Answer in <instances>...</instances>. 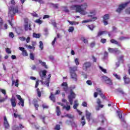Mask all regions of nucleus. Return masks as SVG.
Listing matches in <instances>:
<instances>
[{"label": "nucleus", "instance_id": "obj_3", "mask_svg": "<svg viewBox=\"0 0 130 130\" xmlns=\"http://www.w3.org/2000/svg\"><path fill=\"white\" fill-rule=\"evenodd\" d=\"M95 11L90 12L89 14H88V17L91 18V19L83 20V21H82V23L84 24V23H89V22H94V21H96V20H97V17H93V16H95Z\"/></svg>", "mask_w": 130, "mask_h": 130}, {"label": "nucleus", "instance_id": "obj_62", "mask_svg": "<svg viewBox=\"0 0 130 130\" xmlns=\"http://www.w3.org/2000/svg\"><path fill=\"white\" fill-rule=\"evenodd\" d=\"M125 13L126 14H130V8H127L125 10Z\"/></svg>", "mask_w": 130, "mask_h": 130}, {"label": "nucleus", "instance_id": "obj_41", "mask_svg": "<svg viewBox=\"0 0 130 130\" xmlns=\"http://www.w3.org/2000/svg\"><path fill=\"white\" fill-rule=\"evenodd\" d=\"M81 40H82V41H83V42H84V43H85V44H88V40L86 39V38H81Z\"/></svg>", "mask_w": 130, "mask_h": 130}, {"label": "nucleus", "instance_id": "obj_55", "mask_svg": "<svg viewBox=\"0 0 130 130\" xmlns=\"http://www.w3.org/2000/svg\"><path fill=\"white\" fill-rule=\"evenodd\" d=\"M72 121L69 120H67L66 121V124H68V125H70V124H72Z\"/></svg>", "mask_w": 130, "mask_h": 130}, {"label": "nucleus", "instance_id": "obj_32", "mask_svg": "<svg viewBox=\"0 0 130 130\" xmlns=\"http://www.w3.org/2000/svg\"><path fill=\"white\" fill-rule=\"evenodd\" d=\"M107 20H109V14H106L103 17L104 21H106Z\"/></svg>", "mask_w": 130, "mask_h": 130}, {"label": "nucleus", "instance_id": "obj_63", "mask_svg": "<svg viewBox=\"0 0 130 130\" xmlns=\"http://www.w3.org/2000/svg\"><path fill=\"white\" fill-rule=\"evenodd\" d=\"M52 25H53L55 28H56V22H55V21L52 22Z\"/></svg>", "mask_w": 130, "mask_h": 130}, {"label": "nucleus", "instance_id": "obj_20", "mask_svg": "<svg viewBox=\"0 0 130 130\" xmlns=\"http://www.w3.org/2000/svg\"><path fill=\"white\" fill-rule=\"evenodd\" d=\"M12 86H13L14 84H15V86H16V87H18L19 80L18 79H17L16 82H15V80L13 79V77H12Z\"/></svg>", "mask_w": 130, "mask_h": 130}, {"label": "nucleus", "instance_id": "obj_21", "mask_svg": "<svg viewBox=\"0 0 130 130\" xmlns=\"http://www.w3.org/2000/svg\"><path fill=\"white\" fill-rule=\"evenodd\" d=\"M80 123L82 126H84L86 124V121L85 120V117L84 116L81 118Z\"/></svg>", "mask_w": 130, "mask_h": 130}, {"label": "nucleus", "instance_id": "obj_2", "mask_svg": "<svg viewBox=\"0 0 130 130\" xmlns=\"http://www.w3.org/2000/svg\"><path fill=\"white\" fill-rule=\"evenodd\" d=\"M46 73L47 71L46 70H43L40 72V76L42 80L40 82L42 84L45 85L47 87H49V83H50V78H51V74H49L48 75V78L47 79L46 81L43 82V80H44L46 78Z\"/></svg>", "mask_w": 130, "mask_h": 130}, {"label": "nucleus", "instance_id": "obj_1", "mask_svg": "<svg viewBox=\"0 0 130 130\" xmlns=\"http://www.w3.org/2000/svg\"><path fill=\"white\" fill-rule=\"evenodd\" d=\"M87 8H88V4L87 3H84L81 5H72L71 6L72 10H75L77 13H80L81 15L83 16L88 14V12L86 11Z\"/></svg>", "mask_w": 130, "mask_h": 130}, {"label": "nucleus", "instance_id": "obj_46", "mask_svg": "<svg viewBox=\"0 0 130 130\" xmlns=\"http://www.w3.org/2000/svg\"><path fill=\"white\" fill-rule=\"evenodd\" d=\"M30 58L32 60H34V59H35V57H34V55L32 53H30Z\"/></svg>", "mask_w": 130, "mask_h": 130}, {"label": "nucleus", "instance_id": "obj_38", "mask_svg": "<svg viewBox=\"0 0 130 130\" xmlns=\"http://www.w3.org/2000/svg\"><path fill=\"white\" fill-rule=\"evenodd\" d=\"M74 30H75V28H74V27L73 26H70L69 27V28L68 29V31L70 32V33H73L74 32Z\"/></svg>", "mask_w": 130, "mask_h": 130}, {"label": "nucleus", "instance_id": "obj_15", "mask_svg": "<svg viewBox=\"0 0 130 130\" xmlns=\"http://www.w3.org/2000/svg\"><path fill=\"white\" fill-rule=\"evenodd\" d=\"M4 124L5 128H9V127H10V124H9V122L6 116H4Z\"/></svg>", "mask_w": 130, "mask_h": 130}, {"label": "nucleus", "instance_id": "obj_43", "mask_svg": "<svg viewBox=\"0 0 130 130\" xmlns=\"http://www.w3.org/2000/svg\"><path fill=\"white\" fill-rule=\"evenodd\" d=\"M39 43H40L39 47L41 49V50H42L44 47L43 43L42 42V41H40Z\"/></svg>", "mask_w": 130, "mask_h": 130}, {"label": "nucleus", "instance_id": "obj_10", "mask_svg": "<svg viewBox=\"0 0 130 130\" xmlns=\"http://www.w3.org/2000/svg\"><path fill=\"white\" fill-rule=\"evenodd\" d=\"M109 52H110L111 53H116V54H118L119 53H120V51L117 49V48H108Z\"/></svg>", "mask_w": 130, "mask_h": 130}, {"label": "nucleus", "instance_id": "obj_12", "mask_svg": "<svg viewBox=\"0 0 130 130\" xmlns=\"http://www.w3.org/2000/svg\"><path fill=\"white\" fill-rule=\"evenodd\" d=\"M70 76L71 79L75 81V82H77L78 81V75L76 73H70Z\"/></svg>", "mask_w": 130, "mask_h": 130}, {"label": "nucleus", "instance_id": "obj_37", "mask_svg": "<svg viewBox=\"0 0 130 130\" xmlns=\"http://www.w3.org/2000/svg\"><path fill=\"white\" fill-rule=\"evenodd\" d=\"M113 76L115 77V78H116V79H117V80H120L121 78H120V76L117 75V74L114 73L113 74Z\"/></svg>", "mask_w": 130, "mask_h": 130}, {"label": "nucleus", "instance_id": "obj_40", "mask_svg": "<svg viewBox=\"0 0 130 130\" xmlns=\"http://www.w3.org/2000/svg\"><path fill=\"white\" fill-rule=\"evenodd\" d=\"M87 27L90 30H91V31H93V30H94V27L93 24L89 25Z\"/></svg>", "mask_w": 130, "mask_h": 130}, {"label": "nucleus", "instance_id": "obj_29", "mask_svg": "<svg viewBox=\"0 0 130 130\" xmlns=\"http://www.w3.org/2000/svg\"><path fill=\"white\" fill-rule=\"evenodd\" d=\"M56 112L58 116L60 115V109H59V107H56Z\"/></svg>", "mask_w": 130, "mask_h": 130}, {"label": "nucleus", "instance_id": "obj_48", "mask_svg": "<svg viewBox=\"0 0 130 130\" xmlns=\"http://www.w3.org/2000/svg\"><path fill=\"white\" fill-rule=\"evenodd\" d=\"M42 107L43 109H48V106H47L46 104H44L42 105Z\"/></svg>", "mask_w": 130, "mask_h": 130}, {"label": "nucleus", "instance_id": "obj_52", "mask_svg": "<svg viewBox=\"0 0 130 130\" xmlns=\"http://www.w3.org/2000/svg\"><path fill=\"white\" fill-rule=\"evenodd\" d=\"M7 99H8V95H6L5 98H3V99L0 100V102H5V101H6V100H7Z\"/></svg>", "mask_w": 130, "mask_h": 130}, {"label": "nucleus", "instance_id": "obj_30", "mask_svg": "<svg viewBox=\"0 0 130 130\" xmlns=\"http://www.w3.org/2000/svg\"><path fill=\"white\" fill-rule=\"evenodd\" d=\"M84 0H74L72 1V3H75V4H81V3H83Z\"/></svg>", "mask_w": 130, "mask_h": 130}, {"label": "nucleus", "instance_id": "obj_54", "mask_svg": "<svg viewBox=\"0 0 130 130\" xmlns=\"http://www.w3.org/2000/svg\"><path fill=\"white\" fill-rule=\"evenodd\" d=\"M106 39H101V43H103V44H104V43H106Z\"/></svg>", "mask_w": 130, "mask_h": 130}, {"label": "nucleus", "instance_id": "obj_36", "mask_svg": "<svg viewBox=\"0 0 130 130\" xmlns=\"http://www.w3.org/2000/svg\"><path fill=\"white\" fill-rule=\"evenodd\" d=\"M116 93H120L121 94H124L123 91L120 88H118L115 90Z\"/></svg>", "mask_w": 130, "mask_h": 130}, {"label": "nucleus", "instance_id": "obj_31", "mask_svg": "<svg viewBox=\"0 0 130 130\" xmlns=\"http://www.w3.org/2000/svg\"><path fill=\"white\" fill-rule=\"evenodd\" d=\"M102 80H103L105 83H106V81H107V80H108L109 79V78L107 77L106 76H102Z\"/></svg>", "mask_w": 130, "mask_h": 130}, {"label": "nucleus", "instance_id": "obj_28", "mask_svg": "<svg viewBox=\"0 0 130 130\" xmlns=\"http://www.w3.org/2000/svg\"><path fill=\"white\" fill-rule=\"evenodd\" d=\"M50 99L53 102H55V97L54 96V94H52V93H51L50 96Z\"/></svg>", "mask_w": 130, "mask_h": 130}, {"label": "nucleus", "instance_id": "obj_16", "mask_svg": "<svg viewBox=\"0 0 130 130\" xmlns=\"http://www.w3.org/2000/svg\"><path fill=\"white\" fill-rule=\"evenodd\" d=\"M85 112H86L85 115L86 116V119L88 121H90L91 120L90 117H91V114L90 112L88 111V110H86Z\"/></svg>", "mask_w": 130, "mask_h": 130}, {"label": "nucleus", "instance_id": "obj_42", "mask_svg": "<svg viewBox=\"0 0 130 130\" xmlns=\"http://www.w3.org/2000/svg\"><path fill=\"white\" fill-rule=\"evenodd\" d=\"M18 105H21L22 107H24V100H22L18 103Z\"/></svg>", "mask_w": 130, "mask_h": 130}, {"label": "nucleus", "instance_id": "obj_47", "mask_svg": "<svg viewBox=\"0 0 130 130\" xmlns=\"http://www.w3.org/2000/svg\"><path fill=\"white\" fill-rule=\"evenodd\" d=\"M75 62L76 66H79L80 64V62H79V59L78 58H75Z\"/></svg>", "mask_w": 130, "mask_h": 130}, {"label": "nucleus", "instance_id": "obj_59", "mask_svg": "<svg viewBox=\"0 0 130 130\" xmlns=\"http://www.w3.org/2000/svg\"><path fill=\"white\" fill-rule=\"evenodd\" d=\"M78 106H79V104H74V105L73 106V108L74 109H78L77 108H78Z\"/></svg>", "mask_w": 130, "mask_h": 130}, {"label": "nucleus", "instance_id": "obj_49", "mask_svg": "<svg viewBox=\"0 0 130 130\" xmlns=\"http://www.w3.org/2000/svg\"><path fill=\"white\" fill-rule=\"evenodd\" d=\"M37 93H38V96L39 97H41V91L39 90V88H38L37 89Z\"/></svg>", "mask_w": 130, "mask_h": 130}, {"label": "nucleus", "instance_id": "obj_19", "mask_svg": "<svg viewBox=\"0 0 130 130\" xmlns=\"http://www.w3.org/2000/svg\"><path fill=\"white\" fill-rule=\"evenodd\" d=\"M70 73H76L78 71V67L74 66L73 67H70Z\"/></svg>", "mask_w": 130, "mask_h": 130}, {"label": "nucleus", "instance_id": "obj_58", "mask_svg": "<svg viewBox=\"0 0 130 130\" xmlns=\"http://www.w3.org/2000/svg\"><path fill=\"white\" fill-rule=\"evenodd\" d=\"M0 92H2V93L4 94V95H6V90L5 89H0Z\"/></svg>", "mask_w": 130, "mask_h": 130}, {"label": "nucleus", "instance_id": "obj_6", "mask_svg": "<svg viewBox=\"0 0 130 130\" xmlns=\"http://www.w3.org/2000/svg\"><path fill=\"white\" fill-rule=\"evenodd\" d=\"M129 3L130 1L120 4L119 5L118 9L116 10V12H117V13H120V12H121L122 10H124V9H125V7H126L127 5L129 4Z\"/></svg>", "mask_w": 130, "mask_h": 130}, {"label": "nucleus", "instance_id": "obj_4", "mask_svg": "<svg viewBox=\"0 0 130 130\" xmlns=\"http://www.w3.org/2000/svg\"><path fill=\"white\" fill-rule=\"evenodd\" d=\"M17 13H19V10H18V7H16L15 8H13L12 7H10L9 8V17H13L14 15Z\"/></svg>", "mask_w": 130, "mask_h": 130}, {"label": "nucleus", "instance_id": "obj_51", "mask_svg": "<svg viewBox=\"0 0 130 130\" xmlns=\"http://www.w3.org/2000/svg\"><path fill=\"white\" fill-rule=\"evenodd\" d=\"M52 6L54 8V9H58V4H52Z\"/></svg>", "mask_w": 130, "mask_h": 130}, {"label": "nucleus", "instance_id": "obj_61", "mask_svg": "<svg viewBox=\"0 0 130 130\" xmlns=\"http://www.w3.org/2000/svg\"><path fill=\"white\" fill-rule=\"evenodd\" d=\"M86 83L87 84V85L91 86L92 85V81H91V80H87L86 81Z\"/></svg>", "mask_w": 130, "mask_h": 130}, {"label": "nucleus", "instance_id": "obj_14", "mask_svg": "<svg viewBox=\"0 0 130 130\" xmlns=\"http://www.w3.org/2000/svg\"><path fill=\"white\" fill-rule=\"evenodd\" d=\"M19 49L22 51V54L23 56H28V53H27V51L25 50L24 47H20Z\"/></svg>", "mask_w": 130, "mask_h": 130}, {"label": "nucleus", "instance_id": "obj_25", "mask_svg": "<svg viewBox=\"0 0 130 130\" xmlns=\"http://www.w3.org/2000/svg\"><path fill=\"white\" fill-rule=\"evenodd\" d=\"M103 60H106V59H108V52L105 51L104 52V56L103 58Z\"/></svg>", "mask_w": 130, "mask_h": 130}, {"label": "nucleus", "instance_id": "obj_27", "mask_svg": "<svg viewBox=\"0 0 130 130\" xmlns=\"http://www.w3.org/2000/svg\"><path fill=\"white\" fill-rule=\"evenodd\" d=\"M64 117H68V118H70L71 119H72L75 117L74 115H72L71 114H67L64 116Z\"/></svg>", "mask_w": 130, "mask_h": 130}, {"label": "nucleus", "instance_id": "obj_34", "mask_svg": "<svg viewBox=\"0 0 130 130\" xmlns=\"http://www.w3.org/2000/svg\"><path fill=\"white\" fill-rule=\"evenodd\" d=\"M110 42L111 43H113L114 44H117V45H119V44H118V42H117L116 40H114V39H112L110 40Z\"/></svg>", "mask_w": 130, "mask_h": 130}, {"label": "nucleus", "instance_id": "obj_5", "mask_svg": "<svg viewBox=\"0 0 130 130\" xmlns=\"http://www.w3.org/2000/svg\"><path fill=\"white\" fill-rule=\"evenodd\" d=\"M24 28L25 31H31V24L29 23V19L24 18Z\"/></svg>", "mask_w": 130, "mask_h": 130}, {"label": "nucleus", "instance_id": "obj_9", "mask_svg": "<svg viewBox=\"0 0 130 130\" xmlns=\"http://www.w3.org/2000/svg\"><path fill=\"white\" fill-rule=\"evenodd\" d=\"M91 66H92V64L90 62H84L83 66V69L84 71L87 72V71H88V69H90V68H91Z\"/></svg>", "mask_w": 130, "mask_h": 130}, {"label": "nucleus", "instance_id": "obj_18", "mask_svg": "<svg viewBox=\"0 0 130 130\" xmlns=\"http://www.w3.org/2000/svg\"><path fill=\"white\" fill-rule=\"evenodd\" d=\"M118 59V61L116 63V66L117 68H118V67H119V61H121L122 62H123V55L120 56V57H119Z\"/></svg>", "mask_w": 130, "mask_h": 130}, {"label": "nucleus", "instance_id": "obj_35", "mask_svg": "<svg viewBox=\"0 0 130 130\" xmlns=\"http://www.w3.org/2000/svg\"><path fill=\"white\" fill-rule=\"evenodd\" d=\"M105 83L107 84V85H108L109 86L112 85V81H111V80H110V78Z\"/></svg>", "mask_w": 130, "mask_h": 130}, {"label": "nucleus", "instance_id": "obj_17", "mask_svg": "<svg viewBox=\"0 0 130 130\" xmlns=\"http://www.w3.org/2000/svg\"><path fill=\"white\" fill-rule=\"evenodd\" d=\"M117 113L118 114V116H119V118L121 119V121H123V122H125V121H124V118L122 117V114L121 112L117 111Z\"/></svg>", "mask_w": 130, "mask_h": 130}, {"label": "nucleus", "instance_id": "obj_11", "mask_svg": "<svg viewBox=\"0 0 130 130\" xmlns=\"http://www.w3.org/2000/svg\"><path fill=\"white\" fill-rule=\"evenodd\" d=\"M10 101L12 107H16L17 105L16 101H17V100H16V98H15L14 95H12V98L10 99Z\"/></svg>", "mask_w": 130, "mask_h": 130}, {"label": "nucleus", "instance_id": "obj_60", "mask_svg": "<svg viewBox=\"0 0 130 130\" xmlns=\"http://www.w3.org/2000/svg\"><path fill=\"white\" fill-rule=\"evenodd\" d=\"M71 125H72V126H74L76 128L77 127V123H76L75 122H72L71 123Z\"/></svg>", "mask_w": 130, "mask_h": 130}, {"label": "nucleus", "instance_id": "obj_50", "mask_svg": "<svg viewBox=\"0 0 130 130\" xmlns=\"http://www.w3.org/2000/svg\"><path fill=\"white\" fill-rule=\"evenodd\" d=\"M34 105L36 108V110H38V108L39 107V105L38 103H34Z\"/></svg>", "mask_w": 130, "mask_h": 130}, {"label": "nucleus", "instance_id": "obj_7", "mask_svg": "<svg viewBox=\"0 0 130 130\" xmlns=\"http://www.w3.org/2000/svg\"><path fill=\"white\" fill-rule=\"evenodd\" d=\"M59 105L62 106V109L66 110V111H70L71 110V105L69 102H67L66 105H64L62 103H58Z\"/></svg>", "mask_w": 130, "mask_h": 130}, {"label": "nucleus", "instance_id": "obj_39", "mask_svg": "<svg viewBox=\"0 0 130 130\" xmlns=\"http://www.w3.org/2000/svg\"><path fill=\"white\" fill-rule=\"evenodd\" d=\"M35 23H37L39 25H41L42 23H43V21L42 20H40V19H37L35 21Z\"/></svg>", "mask_w": 130, "mask_h": 130}, {"label": "nucleus", "instance_id": "obj_45", "mask_svg": "<svg viewBox=\"0 0 130 130\" xmlns=\"http://www.w3.org/2000/svg\"><path fill=\"white\" fill-rule=\"evenodd\" d=\"M54 129L55 130H60V125L59 124H57L56 125Z\"/></svg>", "mask_w": 130, "mask_h": 130}, {"label": "nucleus", "instance_id": "obj_8", "mask_svg": "<svg viewBox=\"0 0 130 130\" xmlns=\"http://www.w3.org/2000/svg\"><path fill=\"white\" fill-rule=\"evenodd\" d=\"M76 98V94L73 92V91H71L70 95L68 96L69 101L70 103V105H73V100Z\"/></svg>", "mask_w": 130, "mask_h": 130}, {"label": "nucleus", "instance_id": "obj_24", "mask_svg": "<svg viewBox=\"0 0 130 130\" xmlns=\"http://www.w3.org/2000/svg\"><path fill=\"white\" fill-rule=\"evenodd\" d=\"M39 63H41L43 67H44L45 69H48L47 65H46V62H42V60H39Z\"/></svg>", "mask_w": 130, "mask_h": 130}, {"label": "nucleus", "instance_id": "obj_13", "mask_svg": "<svg viewBox=\"0 0 130 130\" xmlns=\"http://www.w3.org/2000/svg\"><path fill=\"white\" fill-rule=\"evenodd\" d=\"M62 87H63V89L66 92V93H69V88L68 87V83L63 82L61 85Z\"/></svg>", "mask_w": 130, "mask_h": 130}, {"label": "nucleus", "instance_id": "obj_56", "mask_svg": "<svg viewBox=\"0 0 130 130\" xmlns=\"http://www.w3.org/2000/svg\"><path fill=\"white\" fill-rule=\"evenodd\" d=\"M9 37H10L11 38H14V35L13 32H11L9 33Z\"/></svg>", "mask_w": 130, "mask_h": 130}, {"label": "nucleus", "instance_id": "obj_53", "mask_svg": "<svg viewBox=\"0 0 130 130\" xmlns=\"http://www.w3.org/2000/svg\"><path fill=\"white\" fill-rule=\"evenodd\" d=\"M95 42H92L90 44V47H91V48H93V47L95 46Z\"/></svg>", "mask_w": 130, "mask_h": 130}, {"label": "nucleus", "instance_id": "obj_23", "mask_svg": "<svg viewBox=\"0 0 130 130\" xmlns=\"http://www.w3.org/2000/svg\"><path fill=\"white\" fill-rule=\"evenodd\" d=\"M124 83L125 84H129V82H130V80L129 78H127L126 77V75H125L124 77Z\"/></svg>", "mask_w": 130, "mask_h": 130}, {"label": "nucleus", "instance_id": "obj_64", "mask_svg": "<svg viewBox=\"0 0 130 130\" xmlns=\"http://www.w3.org/2000/svg\"><path fill=\"white\" fill-rule=\"evenodd\" d=\"M20 40H21V41H25V40H26V38L22 37H20L19 38Z\"/></svg>", "mask_w": 130, "mask_h": 130}, {"label": "nucleus", "instance_id": "obj_26", "mask_svg": "<svg viewBox=\"0 0 130 130\" xmlns=\"http://www.w3.org/2000/svg\"><path fill=\"white\" fill-rule=\"evenodd\" d=\"M67 22H68L70 25H78L79 24V22L77 21H71L70 20H67Z\"/></svg>", "mask_w": 130, "mask_h": 130}, {"label": "nucleus", "instance_id": "obj_57", "mask_svg": "<svg viewBox=\"0 0 130 130\" xmlns=\"http://www.w3.org/2000/svg\"><path fill=\"white\" fill-rule=\"evenodd\" d=\"M16 98H17V99H18V100H19V101H21V100H23V99L21 97V95H20L19 94L16 95Z\"/></svg>", "mask_w": 130, "mask_h": 130}, {"label": "nucleus", "instance_id": "obj_33", "mask_svg": "<svg viewBox=\"0 0 130 130\" xmlns=\"http://www.w3.org/2000/svg\"><path fill=\"white\" fill-rule=\"evenodd\" d=\"M33 37L34 38H40V34L34 32Z\"/></svg>", "mask_w": 130, "mask_h": 130}, {"label": "nucleus", "instance_id": "obj_22", "mask_svg": "<svg viewBox=\"0 0 130 130\" xmlns=\"http://www.w3.org/2000/svg\"><path fill=\"white\" fill-rule=\"evenodd\" d=\"M107 32L106 31H100L98 32L96 37H100V36L103 35V34H106Z\"/></svg>", "mask_w": 130, "mask_h": 130}, {"label": "nucleus", "instance_id": "obj_44", "mask_svg": "<svg viewBox=\"0 0 130 130\" xmlns=\"http://www.w3.org/2000/svg\"><path fill=\"white\" fill-rule=\"evenodd\" d=\"M100 70L102 71V72H103V73H104L105 74H106L107 71L106 70V69H103V68H102L101 66H100Z\"/></svg>", "mask_w": 130, "mask_h": 130}]
</instances>
